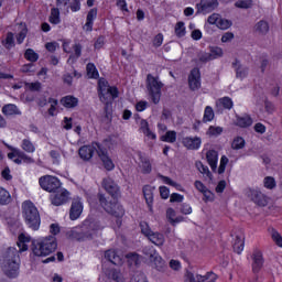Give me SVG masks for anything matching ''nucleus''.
I'll list each match as a JSON object with an SVG mask.
<instances>
[{"mask_svg": "<svg viewBox=\"0 0 282 282\" xmlns=\"http://www.w3.org/2000/svg\"><path fill=\"white\" fill-rule=\"evenodd\" d=\"M28 243H30V236L21 234L18 239V248L9 247L2 254V272L9 279H17L19 276V252L28 251Z\"/></svg>", "mask_w": 282, "mask_h": 282, "instance_id": "f257e3e1", "label": "nucleus"}, {"mask_svg": "<svg viewBox=\"0 0 282 282\" xmlns=\"http://www.w3.org/2000/svg\"><path fill=\"white\" fill-rule=\"evenodd\" d=\"M98 154L100 158L105 170L106 171H113L116 169V165L113 164V161L109 158L107 154V150L99 145V143H93L91 145H84L79 149V158L82 160H91L94 158V153Z\"/></svg>", "mask_w": 282, "mask_h": 282, "instance_id": "f03ea898", "label": "nucleus"}, {"mask_svg": "<svg viewBox=\"0 0 282 282\" xmlns=\"http://www.w3.org/2000/svg\"><path fill=\"white\" fill-rule=\"evenodd\" d=\"M58 248L56 237L47 236L32 241L31 250L35 257H47Z\"/></svg>", "mask_w": 282, "mask_h": 282, "instance_id": "7ed1b4c3", "label": "nucleus"}, {"mask_svg": "<svg viewBox=\"0 0 282 282\" xmlns=\"http://www.w3.org/2000/svg\"><path fill=\"white\" fill-rule=\"evenodd\" d=\"M22 215L26 226H29L31 230H39V228H41V215L36 206H34V203L25 200L22 204Z\"/></svg>", "mask_w": 282, "mask_h": 282, "instance_id": "20e7f679", "label": "nucleus"}, {"mask_svg": "<svg viewBox=\"0 0 282 282\" xmlns=\"http://www.w3.org/2000/svg\"><path fill=\"white\" fill-rule=\"evenodd\" d=\"M100 228V223L85 220L82 231L73 229L70 231V237L77 239V241H87V239H94V235H96Z\"/></svg>", "mask_w": 282, "mask_h": 282, "instance_id": "39448f33", "label": "nucleus"}, {"mask_svg": "<svg viewBox=\"0 0 282 282\" xmlns=\"http://www.w3.org/2000/svg\"><path fill=\"white\" fill-rule=\"evenodd\" d=\"M145 87L149 96H151L152 102H154V105H158L162 96V88L164 87V84L160 80V77L148 74Z\"/></svg>", "mask_w": 282, "mask_h": 282, "instance_id": "423d86ee", "label": "nucleus"}, {"mask_svg": "<svg viewBox=\"0 0 282 282\" xmlns=\"http://www.w3.org/2000/svg\"><path fill=\"white\" fill-rule=\"evenodd\" d=\"M143 254L148 257L152 268H155L159 272H164V268H166V261L162 259V256L155 250L154 247L148 246L143 248Z\"/></svg>", "mask_w": 282, "mask_h": 282, "instance_id": "0eeeda50", "label": "nucleus"}, {"mask_svg": "<svg viewBox=\"0 0 282 282\" xmlns=\"http://www.w3.org/2000/svg\"><path fill=\"white\" fill-rule=\"evenodd\" d=\"M98 199L106 213H109V215H113L115 217H124V208L122 205L109 200V198H106L105 194H99Z\"/></svg>", "mask_w": 282, "mask_h": 282, "instance_id": "6e6552de", "label": "nucleus"}, {"mask_svg": "<svg viewBox=\"0 0 282 282\" xmlns=\"http://www.w3.org/2000/svg\"><path fill=\"white\" fill-rule=\"evenodd\" d=\"M245 195L246 197H248V199L253 202V204H257V206H262V207L265 206L270 199L265 196V194L261 192V189H259V187L247 188L245 191Z\"/></svg>", "mask_w": 282, "mask_h": 282, "instance_id": "1a4fd4ad", "label": "nucleus"}, {"mask_svg": "<svg viewBox=\"0 0 282 282\" xmlns=\"http://www.w3.org/2000/svg\"><path fill=\"white\" fill-rule=\"evenodd\" d=\"M41 188L48 193H56L61 188V181L56 176H42L39 180Z\"/></svg>", "mask_w": 282, "mask_h": 282, "instance_id": "9d476101", "label": "nucleus"}, {"mask_svg": "<svg viewBox=\"0 0 282 282\" xmlns=\"http://www.w3.org/2000/svg\"><path fill=\"white\" fill-rule=\"evenodd\" d=\"M99 99L101 102H107L109 98H118V88L105 85V82H99Z\"/></svg>", "mask_w": 282, "mask_h": 282, "instance_id": "9b49d317", "label": "nucleus"}, {"mask_svg": "<svg viewBox=\"0 0 282 282\" xmlns=\"http://www.w3.org/2000/svg\"><path fill=\"white\" fill-rule=\"evenodd\" d=\"M218 6L219 2L217 0H200V2L196 4L197 14H210Z\"/></svg>", "mask_w": 282, "mask_h": 282, "instance_id": "f8f14e48", "label": "nucleus"}, {"mask_svg": "<svg viewBox=\"0 0 282 282\" xmlns=\"http://www.w3.org/2000/svg\"><path fill=\"white\" fill-rule=\"evenodd\" d=\"M69 199V192L65 188H58L54 194L51 195V202L53 206H63L67 204Z\"/></svg>", "mask_w": 282, "mask_h": 282, "instance_id": "ddd939ff", "label": "nucleus"}, {"mask_svg": "<svg viewBox=\"0 0 282 282\" xmlns=\"http://www.w3.org/2000/svg\"><path fill=\"white\" fill-rule=\"evenodd\" d=\"M102 188L107 191L113 199H117V197L120 196V186L111 180V177H106L102 180Z\"/></svg>", "mask_w": 282, "mask_h": 282, "instance_id": "4468645a", "label": "nucleus"}, {"mask_svg": "<svg viewBox=\"0 0 282 282\" xmlns=\"http://www.w3.org/2000/svg\"><path fill=\"white\" fill-rule=\"evenodd\" d=\"M188 86L192 91H197V89L202 87V74L199 73V68L192 69L188 76Z\"/></svg>", "mask_w": 282, "mask_h": 282, "instance_id": "2eb2a0df", "label": "nucleus"}, {"mask_svg": "<svg viewBox=\"0 0 282 282\" xmlns=\"http://www.w3.org/2000/svg\"><path fill=\"white\" fill-rule=\"evenodd\" d=\"M83 215V200L79 197L74 198L70 205L69 218L72 221H76L78 217Z\"/></svg>", "mask_w": 282, "mask_h": 282, "instance_id": "dca6fc26", "label": "nucleus"}, {"mask_svg": "<svg viewBox=\"0 0 282 282\" xmlns=\"http://www.w3.org/2000/svg\"><path fill=\"white\" fill-rule=\"evenodd\" d=\"M183 147L189 151H197L202 147V138L199 137H185L182 140Z\"/></svg>", "mask_w": 282, "mask_h": 282, "instance_id": "f3484780", "label": "nucleus"}, {"mask_svg": "<svg viewBox=\"0 0 282 282\" xmlns=\"http://www.w3.org/2000/svg\"><path fill=\"white\" fill-rule=\"evenodd\" d=\"M251 259H252V272L254 274H258V272H261V268H263V263H264V260H263V253L259 250H254L252 256H251Z\"/></svg>", "mask_w": 282, "mask_h": 282, "instance_id": "a211bd4d", "label": "nucleus"}, {"mask_svg": "<svg viewBox=\"0 0 282 282\" xmlns=\"http://www.w3.org/2000/svg\"><path fill=\"white\" fill-rule=\"evenodd\" d=\"M253 32L258 36H267V34L270 32V22L265 20L258 21L253 26Z\"/></svg>", "mask_w": 282, "mask_h": 282, "instance_id": "6ab92c4d", "label": "nucleus"}, {"mask_svg": "<svg viewBox=\"0 0 282 282\" xmlns=\"http://www.w3.org/2000/svg\"><path fill=\"white\" fill-rule=\"evenodd\" d=\"M137 158L139 160V167L141 169L142 173L149 174L151 173V161L147 158L142 152H137Z\"/></svg>", "mask_w": 282, "mask_h": 282, "instance_id": "aec40b11", "label": "nucleus"}, {"mask_svg": "<svg viewBox=\"0 0 282 282\" xmlns=\"http://www.w3.org/2000/svg\"><path fill=\"white\" fill-rule=\"evenodd\" d=\"M140 131L145 135L148 140H156L158 135H155V132L151 131V128L149 127V122L144 119L140 121Z\"/></svg>", "mask_w": 282, "mask_h": 282, "instance_id": "412c9836", "label": "nucleus"}, {"mask_svg": "<svg viewBox=\"0 0 282 282\" xmlns=\"http://www.w3.org/2000/svg\"><path fill=\"white\" fill-rule=\"evenodd\" d=\"M148 239L149 241H151V243L158 246V248H162V246H164V242L166 241V239L164 238V234L158 231H152Z\"/></svg>", "mask_w": 282, "mask_h": 282, "instance_id": "4be33fe9", "label": "nucleus"}, {"mask_svg": "<svg viewBox=\"0 0 282 282\" xmlns=\"http://www.w3.org/2000/svg\"><path fill=\"white\" fill-rule=\"evenodd\" d=\"M105 258L108 259L113 265H122V257H120L116 250L106 251Z\"/></svg>", "mask_w": 282, "mask_h": 282, "instance_id": "5701e85b", "label": "nucleus"}, {"mask_svg": "<svg viewBox=\"0 0 282 282\" xmlns=\"http://www.w3.org/2000/svg\"><path fill=\"white\" fill-rule=\"evenodd\" d=\"M206 158H207V162H208L212 171H217V162L219 160V155H218L217 151L209 150L206 153Z\"/></svg>", "mask_w": 282, "mask_h": 282, "instance_id": "b1692460", "label": "nucleus"}, {"mask_svg": "<svg viewBox=\"0 0 282 282\" xmlns=\"http://www.w3.org/2000/svg\"><path fill=\"white\" fill-rule=\"evenodd\" d=\"M234 69L236 70V77L240 80H243L248 76V67L241 65L239 61H236L234 64Z\"/></svg>", "mask_w": 282, "mask_h": 282, "instance_id": "393cba45", "label": "nucleus"}, {"mask_svg": "<svg viewBox=\"0 0 282 282\" xmlns=\"http://www.w3.org/2000/svg\"><path fill=\"white\" fill-rule=\"evenodd\" d=\"M61 105L66 109H74V107H78V98L68 95L61 99Z\"/></svg>", "mask_w": 282, "mask_h": 282, "instance_id": "a878e982", "label": "nucleus"}, {"mask_svg": "<svg viewBox=\"0 0 282 282\" xmlns=\"http://www.w3.org/2000/svg\"><path fill=\"white\" fill-rule=\"evenodd\" d=\"M106 276H108V279H112V281L116 282H127L124 274H122V272L118 271L117 269H110L106 271Z\"/></svg>", "mask_w": 282, "mask_h": 282, "instance_id": "bb28decb", "label": "nucleus"}, {"mask_svg": "<svg viewBox=\"0 0 282 282\" xmlns=\"http://www.w3.org/2000/svg\"><path fill=\"white\" fill-rule=\"evenodd\" d=\"M2 113L4 116H21V110L14 104H7L2 107Z\"/></svg>", "mask_w": 282, "mask_h": 282, "instance_id": "cd10ccee", "label": "nucleus"}, {"mask_svg": "<svg viewBox=\"0 0 282 282\" xmlns=\"http://www.w3.org/2000/svg\"><path fill=\"white\" fill-rule=\"evenodd\" d=\"M143 196L150 210H153V188L149 185H145L143 187Z\"/></svg>", "mask_w": 282, "mask_h": 282, "instance_id": "c85d7f7f", "label": "nucleus"}, {"mask_svg": "<svg viewBox=\"0 0 282 282\" xmlns=\"http://www.w3.org/2000/svg\"><path fill=\"white\" fill-rule=\"evenodd\" d=\"M245 243H246V241H245L243 236L237 235L235 240H234V245H232L234 251L237 254H241V252H243Z\"/></svg>", "mask_w": 282, "mask_h": 282, "instance_id": "c756f323", "label": "nucleus"}, {"mask_svg": "<svg viewBox=\"0 0 282 282\" xmlns=\"http://www.w3.org/2000/svg\"><path fill=\"white\" fill-rule=\"evenodd\" d=\"M12 202V196L10 195V192L6 189L4 187L0 186V206H8Z\"/></svg>", "mask_w": 282, "mask_h": 282, "instance_id": "7c9ffc66", "label": "nucleus"}, {"mask_svg": "<svg viewBox=\"0 0 282 282\" xmlns=\"http://www.w3.org/2000/svg\"><path fill=\"white\" fill-rule=\"evenodd\" d=\"M50 23L53 25H58V23H61V11L58 8H53L51 10Z\"/></svg>", "mask_w": 282, "mask_h": 282, "instance_id": "2f4dec72", "label": "nucleus"}, {"mask_svg": "<svg viewBox=\"0 0 282 282\" xmlns=\"http://www.w3.org/2000/svg\"><path fill=\"white\" fill-rule=\"evenodd\" d=\"M246 147V140L241 137H236L231 142V149L234 151H240V149H243Z\"/></svg>", "mask_w": 282, "mask_h": 282, "instance_id": "473e14b6", "label": "nucleus"}, {"mask_svg": "<svg viewBox=\"0 0 282 282\" xmlns=\"http://www.w3.org/2000/svg\"><path fill=\"white\" fill-rule=\"evenodd\" d=\"M2 45L6 50H12V47H14V33H7V37L2 41Z\"/></svg>", "mask_w": 282, "mask_h": 282, "instance_id": "72a5a7b5", "label": "nucleus"}, {"mask_svg": "<svg viewBox=\"0 0 282 282\" xmlns=\"http://www.w3.org/2000/svg\"><path fill=\"white\" fill-rule=\"evenodd\" d=\"M21 149L23 151H25L26 153H34V151H36L34 143H32V141H30V139L22 140Z\"/></svg>", "mask_w": 282, "mask_h": 282, "instance_id": "f704fd0d", "label": "nucleus"}, {"mask_svg": "<svg viewBox=\"0 0 282 282\" xmlns=\"http://www.w3.org/2000/svg\"><path fill=\"white\" fill-rule=\"evenodd\" d=\"M160 180H162V182L164 184H167L169 186H173V188H176V191H182V185H180V183L171 180V177L169 176H164V175H159Z\"/></svg>", "mask_w": 282, "mask_h": 282, "instance_id": "c9c22d12", "label": "nucleus"}, {"mask_svg": "<svg viewBox=\"0 0 282 282\" xmlns=\"http://www.w3.org/2000/svg\"><path fill=\"white\" fill-rule=\"evenodd\" d=\"M196 169H198L202 175H206L208 180H213V173H210V170H208V166L204 165V163L199 161L196 162Z\"/></svg>", "mask_w": 282, "mask_h": 282, "instance_id": "e433bc0d", "label": "nucleus"}, {"mask_svg": "<svg viewBox=\"0 0 282 282\" xmlns=\"http://www.w3.org/2000/svg\"><path fill=\"white\" fill-rule=\"evenodd\" d=\"M215 119V111L213 110V107L207 106L204 111L203 122H213Z\"/></svg>", "mask_w": 282, "mask_h": 282, "instance_id": "4c0bfd02", "label": "nucleus"}, {"mask_svg": "<svg viewBox=\"0 0 282 282\" xmlns=\"http://www.w3.org/2000/svg\"><path fill=\"white\" fill-rule=\"evenodd\" d=\"M221 133H224V128L219 126H210L207 130V135L212 138H217V135H221Z\"/></svg>", "mask_w": 282, "mask_h": 282, "instance_id": "58836bf2", "label": "nucleus"}, {"mask_svg": "<svg viewBox=\"0 0 282 282\" xmlns=\"http://www.w3.org/2000/svg\"><path fill=\"white\" fill-rule=\"evenodd\" d=\"M162 142H170L173 144L177 140V132L175 131H167L165 135L161 137Z\"/></svg>", "mask_w": 282, "mask_h": 282, "instance_id": "ea45409f", "label": "nucleus"}, {"mask_svg": "<svg viewBox=\"0 0 282 282\" xmlns=\"http://www.w3.org/2000/svg\"><path fill=\"white\" fill-rule=\"evenodd\" d=\"M24 58L30 61V63H36V61H39V54L34 52V50L28 48L24 53Z\"/></svg>", "mask_w": 282, "mask_h": 282, "instance_id": "a19ab883", "label": "nucleus"}, {"mask_svg": "<svg viewBox=\"0 0 282 282\" xmlns=\"http://www.w3.org/2000/svg\"><path fill=\"white\" fill-rule=\"evenodd\" d=\"M263 186L264 188H268V191H272L276 188V181L272 176H265L263 180Z\"/></svg>", "mask_w": 282, "mask_h": 282, "instance_id": "79ce46f5", "label": "nucleus"}, {"mask_svg": "<svg viewBox=\"0 0 282 282\" xmlns=\"http://www.w3.org/2000/svg\"><path fill=\"white\" fill-rule=\"evenodd\" d=\"M86 70H87L88 78H98L99 74H98V69L96 68V65L91 63L87 64Z\"/></svg>", "mask_w": 282, "mask_h": 282, "instance_id": "37998d69", "label": "nucleus"}, {"mask_svg": "<svg viewBox=\"0 0 282 282\" xmlns=\"http://www.w3.org/2000/svg\"><path fill=\"white\" fill-rule=\"evenodd\" d=\"M236 124L242 128L250 127V124H252V118L249 116L240 117L237 119Z\"/></svg>", "mask_w": 282, "mask_h": 282, "instance_id": "c03bdc74", "label": "nucleus"}, {"mask_svg": "<svg viewBox=\"0 0 282 282\" xmlns=\"http://www.w3.org/2000/svg\"><path fill=\"white\" fill-rule=\"evenodd\" d=\"M130 265H138L140 263V254L132 252L126 256Z\"/></svg>", "mask_w": 282, "mask_h": 282, "instance_id": "a18cd8bd", "label": "nucleus"}, {"mask_svg": "<svg viewBox=\"0 0 282 282\" xmlns=\"http://www.w3.org/2000/svg\"><path fill=\"white\" fill-rule=\"evenodd\" d=\"M270 232H271V238L274 241V243H276L279 246V248H282L281 234H279V231H276V229H274V228H271Z\"/></svg>", "mask_w": 282, "mask_h": 282, "instance_id": "49530a36", "label": "nucleus"}, {"mask_svg": "<svg viewBox=\"0 0 282 282\" xmlns=\"http://www.w3.org/2000/svg\"><path fill=\"white\" fill-rule=\"evenodd\" d=\"M236 8H240L242 10H248L252 8L253 3L252 0H238L235 3Z\"/></svg>", "mask_w": 282, "mask_h": 282, "instance_id": "de8ad7c7", "label": "nucleus"}, {"mask_svg": "<svg viewBox=\"0 0 282 282\" xmlns=\"http://www.w3.org/2000/svg\"><path fill=\"white\" fill-rule=\"evenodd\" d=\"M175 34H176V36H178V39H182V36H185L186 28L184 26V22H177L176 23Z\"/></svg>", "mask_w": 282, "mask_h": 282, "instance_id": "09e8293b", "label": "nucleus"}, {"mask_svg": "<svg viewBox=\"0 0 282 282\" xmlns=\"http://www.w3.org/2000/svg\"><path fill=\"white\" fill-rule=\"evenodd\" d=\"M141 232L144 235V237H150L153 230H151V227L149 226V223L141 221L140 223Z\"/></svg>", "mask_w": 282, "mask_h": 282, "instance_id": "8fccbe9b", "label": "nucleus"}, {"mask_svg": "<svg viewBox=\"0 0 282 282\" xmlns=\"http://www.w3.org/2000/svg\"><path fill=\"white\" fill-rule=\"evenodd\" d=\"M232 26V22L227 20V19H223L219 18L218 23H217V28H219V30H228V28Z\"/></svg>", "mask_w": 282, "mask_h": 282, "instance_id": "3c124183", "label": "nucleus"}, {"mask_svg": "<svg viewBox=\"0 0 282 282\" xmlns=\"http://www.w3.org/2000/svg\"><path fill=\"white\" fill-rule=\"evenodd\" d=\"M79 12L80 10V0H72L70 3L67 6L66 11L69 12Z\"/></svg>", "mask_w": 282, "mask_h": 282, "instance_id": "603ef678", "label": "nucleus"}, {"mask_svg": "<svg viewBox=\"0 0 282 282\" xmlns=\"http://www.w3.org/2000/svg\"><path fill=\"white\" fill-rule=\"evenodd\" d=\"M51 107L48 108V115L56 116V107H58V99L48 98Z\"/></svg>", "mask_w": 282, "mask_h": 282, "instance_id": "864d4df0", "label": "nucleus"}, {"mask_svg": "<svg viewBox=\"0 0 282 282\" xmlns=\"http://www.w3.org/2000/svg\"><path fill=\"white\" fill-rule=\"evenodd\" d=\"M218 102L224 107V109H232V99H230V97H224L219 99Z\"/></svg>", "mask_w": 282, "mask_h": 282, "instance_id": "5fc2aeb1", "label": "nucleus"}, {"mask_svg": "<svg viewBox=\"0 0 282 282\" xmlns=\"http://www.w3.org/2000/svg\"><path fill=\"white\" fill-rule=\"evenodd\" d=\"M25 155V152L21 151V150H13V152H10L8 154L9 160H14V158H19L20 160H22Z\"/></svg>", "mask_w": 282, "mask_h": 282, "instance_id": "6e6d98bb", "label": "nucleus"}, {"mask_svg": "<svg viewBox=\"0 0 282 282\" xmlns=\"http://www.w3.org/2000/svg\"><path fill=\"white\" fill-rule=\"evenodd\" d=\"M185 282H202V275L199 274H193L188 272L185 278Z\"/></svg>", "mask_w": 282, "mask_h": 282, "instance_id": "4d7b16f0", "label": "nucleus"}, {"mask_svg": "<svg viewBox=\"0 0 282 282\" xmlns=\"http://www.w3.org/2000/svg\"><path fill=\"white\" fill-rule=\"evenodd\" d=\"M217 281V274L209 272L206 275H202L200 282H215Z\"/></svg>", "mask_w": 282, "mask_h": 282, "instance_id": "13d9d810", "label": "nucleus"}, {"mask_svg": "<svg viewBox=\"0 0 282 282\" xmlns=\"http://www.w3.org/2000/svg\"><path fill=\"white\" fill-rule=\"evenodd\" d=\"M228 165V158L227 156H221L220 159V165L218 167V173L221 175L223 173L226 172V166Z\"/></svg>", "mask_w": 282, "mask_h": 282, "instance_id": "bf43d9fd", "label": "nucleus"}, {"mask_svg": "<svg viewBox=\"0 0 282 282\" xmlns=\"http://www.w3.org/2000/svg\"><path fill=\"white\" fill-rule=\"evenodd\" d=\"M212 59L214 61V58H221V56H224V50H221V47H214L212 48Z\"/></svg>", "mask_w": 282, "mask_h": 282, "instance_id": "052dcab7", "label": "nucleus"}, {"mask_svg": "<svg viewBox=\"0 0 282 282\" xmlns=\"http://www.w3.org/2000/svg\"><path fill=\"white\" fill-rule=\"evenodd\" d=\"M220 18L221 15H219L218 13H213L208 17L207 22L209 23V25H217Z\"/></svg>", "mask_w": 282, "mask_h": 282, "instance_id": "680f3d73", "label": "nucleus"}, {"mask_svg": "<svg viewBox=\"0 0 282 282\" xmlns=\"http://www.w3.org/2000/svg\"><path fill=\"white\" fill-rule=\"evenodd\" d=\"M25 36H28V29L24 26L17 35V42L19 43V45H21V43L25 41Z\"/></svg>", "mask_w": 282, "mask_h": 282, "instance_id": "e2e57ef3", "label": "nucleus"}, {"mask_svg": "<svg viewBox=\"0 0 282 282\" xmlns=\"http://www.w3.org/2000/svg\"><path fill=\"white\" fill-rule=\"evenodd\" d=\"M204 202L208 203V202H215V194L210 191V189H206L204 193Z\"/></svg>", "mask_w": 282, "mask_h": 282, "instance_id": "0e129e2a", "label": "nucleus"}, {"mask_svg": "<svg viewBox=\"0 0 282 282\" xmlns=\"http://www.w3.org/2000/svg\"><path fill=\"white\" fill-rule=\"evenodd\" d=\"M25 87H28L30 91H41V82L26 83Z\"/></svg>", "mask_w": 282, "mask_h": 282, "instance_id": "69168bd1", "label": "nucleus"}, {"mask_svg": "<svg viewBox=\"0 0 282 282\" xmlns=\"http://www.w3.org/2000/svg\"><path fill=\"white\" fill-rule=\"evenodd\" d=\"M130 282H148L147 281V275H144V273H140V272H137Z\"/></svg>", "mask_w": 282, "mask_h": 282, "instance_id": "338daca9", "label": "nucleus"}, {"mask_svg": "<svg viewBox=\"0 0 282 282\" xmlns=\"http://www.w3.org/2000/svg\"><path fill=\"white\" fill-rule=\"evenodd\" d=\"M181 213L183 215H191V213H193V207H191V205L183 203L181 205Z\"/></svg>", "mask_w": 282, "mask_h": 282, "instance_id": "774afa93", "label": "nucleus"}]
</instances>
